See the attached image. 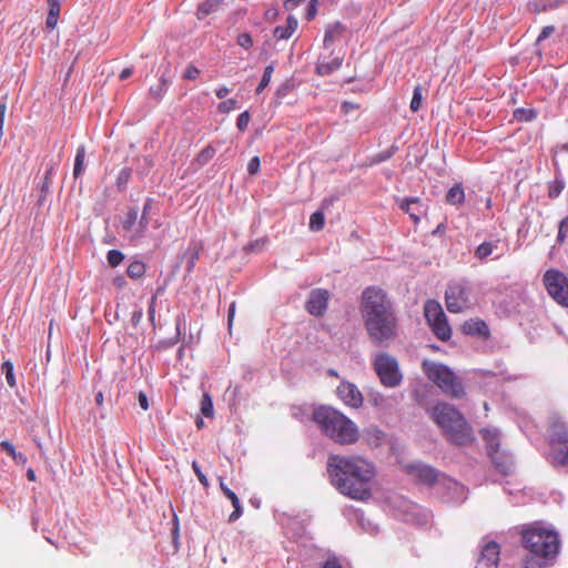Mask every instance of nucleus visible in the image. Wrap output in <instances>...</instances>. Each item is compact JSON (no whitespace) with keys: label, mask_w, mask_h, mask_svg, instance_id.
<instances>
[{"label":"nucleus","mask_w":568,"mask_h":568,"mask_svg":"<svg viewBox=\"0 0 568 568\" xmlns=\"http://www.w3.org/2000/svg\"><path fill=\"white\" fill-rule=\"evenodd\" d=\"M548 295L560 306L568 308V275L557 268H549L542 275Z\"/></svg>","instance_id":"nucleus-8"},{"label":"nucleus","mask_w":568,"mask_h":568,"mask_svg":"<svg viewBox=\"0 0 568 568\" xmlns=\"http://www.w3.org/2000/svg\"><path fill=\"white\" fill-rule=\"evenodd\" d=\"M305 0H285L284 1V8L287 11H292L296 9L298 6H301Z\"/></svg>","instance_id":"nucleus-56"},{"label":"nucleus","mask_w":568,"mask_h":568,"mask_svg":"<svg viewBox=\"0 0 568 568\" xmlns=\"http://www.w3.org/2000/svg\"><path fill=\"white\" fill-rule=\"evenodd\" d=\"M84 160H85V146L80 145L77 149L74 166H73V175L75 179H78L83 172Z\"/></svg>","instance_id":"nucleus-29"},{"label":"nucleus","mask_w":568,"mask_h":568,"mask_svg":"<svg viewBox=\"0 0 568 568\" xmlns=\"http://www.w3.org/2000/svg\"><path fill=\"white\" fill-rule=\"evenodd\" d=\"M192 468L199 479V481L204 486V487H209V480H207V477L203 474V471L201 470V467L199 466L197 462H193L192 463Z\"/></svg>","instance_id":"nucleus-49"},{"label":"nucleus","mask_w":568,"mask_h":568,"mask_svg":"<svg viewBox=\"0 0 568 568\" xmlns=\"http://www.w3.org/2000/svg\"><path fill=\"white\" fill-rule=\"evenodd\" d=\"M200 74V70L193 65V64H190L187 65V68L185 69L184 73H183V79L185 80H195Z\"/></svg>","instance_id":"nucleus-51"},{"label":"nucleus","mask_w":568,"mask_h":568,"mask_svg":"<svg viewBox=\"0 0 568 568\" xmlns=\"http://www.w3.org/2000/svg\"><path fill=\"white\" fill-rule=\"evenodd\" d=\"M568 234V216L562 219L559 224L557 242L564 243Z\"/></svg>","instance_id":"nucleus-46"},{"label":"nucleus","mask_w":568,"mask_h":568,"mask_svg":"<svg viewBox=\"0 0 568 568\" xmlns=\"http://www.w3.org/2000/svg\"><path fill=\"white\" fill-rule=\"evenodd\" d=\"M136 217H138L136 210H134V209L129 210L128 213L125 214L124 220L122 221L123 229L125 231H130L133 227V225L135 224Z\"/></svg>","instance_id":"nucleus-41"},{"label":"nucleus","mask_w":568,"mask_h":568,"mask_svg":"<svg viewBox=\"0 0 568 568\" xmlns=\"http://www.w3.org/2000/svg\"><path fill=\"white\" fill-rule=\"evenodd\" d=\"M325 225V216L322 211H316L310 216V230L318 232L323 230Z\"/></svg>","instance_id":"nucleus-32"},{"label":"nucleus","mask_w":568,"mask_h":568,"mask_svg":"<svg viewBox=\"0 0 568 568\" xmlns=\"http://www.w3.org/2000/svg\"><path fill=\"white\" fill-rule=\"evenodd\" d=\"M430 417L453 444L463 446L474 440L471 426L453 405L437 403L430 409Z\"/></svg>","instance_id":"nucleus-5"},{"label":"nucleus","mask_w":568,"mask_h":568,"mask_svg":"<svg viewBox=\"0 0 568 568\" xmlns=\"http://www.w3.org/2000/svg\"><path fill=\"white\" fill-rule=\"evenodd\" d=\"M446 203L450 205H462L465 201V191L462 183H456L446 193Z\"/></svg>","instance_id":"nucleus-22"},{"label":"nucleus","mask_w":568,"mask_h":568,"mask_svg":"<svg viewBox=\"0 0 568 568\" xmlns=\"http://www.w3.org/2000/svg\"><path fill=\"white\" fill-rule=\"evenodd\" d=\"M260 158L253 156L247 163V172L250 175H255L260 171Z\"/></svg>","instance_id":"nucleus-50"},{"label":"nucleus","mask_w":568,"mask_h":568,"mask_svg":"<svg viewBox=\"0 0 568 568\" xmlns=\"http://www.w3.org/2000/svg\"><path fill=\"white\" fill-rule=\"evenodd\" d=\"M423 97H422V87L416 85L413 92V98L410 101V110L413 112H417L422 108Z\"/></svg>","instance_id":"nucleus-38"},{"label":"nucleus","mask_w":568,"mask_h":568,"mask_svg":"<svg viewBox=\"0 0 568 568\" xmlns=\"http://www.w3.org/2000/svg\"><path fill=\"white\" fill-rule=\"evenodd\" d=\"M490 458L495 465V468L501 474V475H508L511 471V462L499 454H489Z\"/></svg>","instance_id":"nucleus-26"},{"label":"nucleus","mask_w":568,"mask_h":568,"mask_svg":"<svg viewBox=\"0 0 568 568\" xmlns=\"http://www.w3.org/2000/svg\"><path fill=\"white\" fill-rule=\"evenodd\" d=\"M460 329L466 335L479 336L484 339H488L490 336L489 327L481 318H470L464 322Z\"/></svg>","instance_id":"nucleus-17"},{"label":"nucleus","mask_w":568,"mask_h":568,"mask_svg":"<svg viewBox=\"0 0 568 568\" xmlns=\"http://www.w3.org/2000/svg\"><path fill=\"white\" fill-rule=\"evenodd\" d=\"M156 302H158V293L154 294L151 297V301H150V304H149V310H148L149 321H150V323L152 324V326L154 328H155V307H156Z\"/></svg>","instance_id":"nucleus-47"},{"label":"nucleus","mask_w":568,"mask_h":568,"mask_svg":"<svg viewBox=\"0 0 568 568\" xmlns=\"http://www.w3.org/2000/svg\"><path fill=\"white\" fill-rule=\"evenodd\" d=\"M6 112H7V103H6V101H2L0 103V140L3 136V125H4Z\"/></svg>","instance_id":"nucleus-54"},{"label":"nucleus","mask_w":568,"mask_h":568,"mask_svg":"<svg viewBox=\"0 0 568 568\" xmlns=\"http://www.w3.org/2000/svg\"><path fill=\"white\" fill-rule=\"evenodd\" d=\"M555 31V27L554 26H546L541 29L538 38H537V43H540L541 41H544L545 39H547L548 37H550Z\"/></svg>","instance_id":"nucleus-53"},{"label":"nucleus","mask_w":568,"mask_h":568,"mask_svg":"<svg viewBox=\"0 0 568 568\" xmlns=\"http://www.w3.org/2000/svg\"><path fill=\"white\" fill-rule=\"evenodd\" d=\"M166 90H168V81L164 79H161V81L158 85L150 88V94L154 99L161 100L163 98L164 93L166 92Z\"/></svg>","instance_id":"nucleus-39"},{"label":"nucleus","mask_w":568,"mask_h":568,"mask_svg":"<svg viewBox=\"0 0 568 568\" xmlns=\"http://www.w3.org/2000/svg\"><path fill=\"white\" fill-rule=\"evenodd\" d=\"M424 314L434 335L446 342L452 337V328L442 305L434 300H428L424 305Z\"/></svg>","instance_id":"nucleus-9"},{"label":"nucleus","mask_w":568,"mask_h":568,"mask_svg":"<svg viewBox=\"0 0 568 568\" xmlns=\"http://www.w3.org/2000/svg\"><path fill=\"white\" fill-rule=\"evenodd\" d=\"M327 474L332 485L351 499L367 501L372 498L376 477V468L372 462L361 456L331 455Z\"/></svg>","instance_id":"nucleus-1"},{"label":"nucleus","mask_w":568,"mask_h":568,"mask_svg":"<svg viewBox=\"0 0 568 568\" xmlns=\"http://www.w3.org/2000/svg\"><path fill=\"white\" fill-rule=\"evenodd\" d=\"M131 178V169L129 168H123L119 174H118V178H116V184H118V187L119 189H122L125 186V184L129 182Z\"/></svg>","instance_id":"nucleus-44"},{"label":"nucleus","mask_w":568,"mask_h":568,"mask_svg":"<svg viewBox=\"0 0 568 568\" xmlns=\"http://www.w3.org/2000/svg\"><path fill=\"white\" fill-rule=\"evenodd\" d=\"M373 365L384 386L393 388L400 384L403 376L398 367V362L394 356L387 353H379L374 358Z\"/></svg>","instance_id":"nucleus-10"},{"label":"nucleus","mask_w":568,"mask_h":568,"mask_svg":"<svg viewBox=\"0 0 568 568\" xmlns=\"http://www.w3.org/2000/svg\"><path fill=\"white\" fill-rule=\"evenodd\" d=\"M230 92H231V89H229L227 87H224V85H222L215 90V94L219 99L225 98Z\"/></svg>","instance_id":"nucleus-60"},{"label":"nucleus","mask_w":568,"mask_h":568,"mask_svg":"<svg viewBox=\"0 0 568 568\" xmlns=\"http://www.w3.org/2000/svg\"><path fill=\"white\" fill-rule=\"evenodd\" d=\"M498 242H499L498 240H496L494 242H491V241L483 242L475 250V252H474L475 257L480 261L486 260L497 247Z\"/></svg>","instance_id":"nucleus-27"},{"label":"nucleus","mask_w":568,"mask_h":568,"mask_svg":"<svg viewBox=\"0 0 568 568\" xmlns=\"http://www.w3.org/2000/svg\"><path fill=\"white\" fill-rule=\"evenodd\" d=\"M145 264L141 261H133L128 265L126 274L133 280L142 277L145 273Z\"/></svg>","instance_id":"nucleus-30"},{"label":"nucleus","mask_w":568,"mask_h":568,"mask_svg":"<svg viewBox=\"0 0 568 568\" xmlns=\"http://www.w3.org/2000/svg\"><path fill=\"white\" fill-rule=\"evenodd\" d=\"M321 568H343L336 559H328Z\"/></svg>","instance_id":"nucleus-62"},{"label":"nucleus","mask_w":568,"mask_h":568,"mask_svg":"<svg viewBox=\"0 0 568 568\" xmlns=\"http://www.w3.org/2000/svg\"><path fill=\"white\" fill-rule=\"evenodd\" d=\"M234 313H235V303L233 302L230 307H229V314H227V318H229V324L231 325L232 322H233V318H234Z\"/></svg>","instance_id":"nucleus-64"},{"label":"nucleus","mask_w":568,"mask_h":568,"mask_svg":"<svg viewBox=\"0 0 568 568\" xmlns=\"http://www.w3.org/2000/svg\"><path fill=\"white\" fill-rule=\"evenodd\" d=\"M406 471L418 483L433 485L437 481V471L435 468L424 464H412L406 466Z\"/></svg>","instance_id":"nucleus-15"},{"label":"nucleus","mask_w":568,"mask_h":568,"mask_svg":"<svg viewBox=\"0 0 568 568\" xmlns=\"http://www.w3.org/2000/svg\"><path fill=\"white\" fill-rule=\"evenodd\" d=\"M225 497L227 499H230V501L232 503V506L234 507V510L231 513V515L229 517V521L233 523L242 516V513H243L242 506H241L239 497L236 496V494L233 490L226 491Z\"/></svg>","instance_id":"nucleus-28"},{"label":"nucleus","mask_w":568,"mask_h":568,"mask_svg":"<svg viewBox=\"0 0 568 568\" xmlns=\"http://www.w3.org/2000/svg\"><path fill=\"white\" fill-rule=\"evenodd\" d=\"M1 450L6 452L10 457H12L17 450L14 446L9 440H2L0 443Z\"/></svg>","instance_id":"nucleus-55"},{"label":"nucleus","mask_w":568,"mask_h":568,"mask_svg":"<svg viewBox=\"0 0 568 568\" xmlns=\"http://www.w3.org/2000/svg\"><path fill=\"white\" fill-rule=\"evenodd\" d=\"M537 111L534 109L519 108L514 111V118L520 122H529L536 119Z\"/></svg>","instance_id":"nucleus-33"},{"label":"nucleus","mask_w":568,"mask_h":568,"mask_svg":"<svg viewBox=\"0 0 568 568\" xmlns=\"http://www.w3.org/2000/svg\"><path fill=\"white\" fill-rule=\"evenodd\" d=\"M215 153H216V150L212 145H206L204 149H202L197 153V155L195 158V163L200 166H203V165L207 164L213 159Z\"/></svg>","instance_id":"nucleus-31"},{"label":"nucleus","mask_w":568,"mask_h":568,"mask_svg":"<svg viewBox=\"0 0 568 568\" xmlns=\"http://www.w3.org/2000/svg\"><path fill=\"white\" fill-rule=\"evenodd\" d=\"M133 74V69L132 68H125L121 71L119 78L120 80H126L129 79L131 75Z\"/></svg>","instance_id":"nucleus-63"},{"label":"nucleus","mask_w":568,"mask_h":568,"mask_svg":"<svg viewBox=\"0 0 568 568\" xmlns=\"http://www.w3.org/2000/svg\"><path fill=\"white\" fill-rule=\"evenodd\" d=\"M106 260L110 266L116 267L124 260V254L119 250H110L106 255Z\"/></svg>","instance_id":"nucleus-37"},{"label":"nucleus","mask_w":568,"mask_h":568,"mask_svg":"<svg viewBox=\"0 0 568 568\" xmlns=\"http://www.w3.org/2000/svg\"><path fill=\"white\" fill-rule=\"evenodd\" d=\"M1 369L6 375L8 385L14 387L17 383L13 374V364L10 361H4L1 365Z\"/></svg>","instance_id":"nucleus-35"},{"label":"nucleus","mask_w":568,"mask_h":568,"mask_svg":"<svg viewBox=\"0 0 568 568\" xmlns=\"http://www.w3.org/2000/svg\"><path fill=\"white\" fill-rule=\"evenodd\" d=\"M564 190V183L561 181H555L550 186L548 191V196L550 199H556L560 195V193Z\"/></svg>","instance_id":"nucleus-48"},{"label":"nucleus","mask_w":568,"mask_h":568,"mask_svg":"<svg viewBox=\"0 0 568 568\" xmlns=\"http://www.w3.org/2000/svg\"><path fill=\"white\" fill-rule=\"evenodd\" d=\"M343 59L339 57H335L329 61H318L316 65V72L320 75H328L334 71L338 70L342 65Z\"/></svg>","instance_id":"nucleus-23"},{"label":"nucleus","mask_w":568,"mask_h":568,"mask_svg":"<svg viewBox=\"0 0 568 568\" xmlns=\"http://www.w3.org/2000/svg\"><path fill=\"white\" fill-rule=\"evenodd\" d=\"M202 250H203V246L201 243L192 242L189 245V247L185 252V255L187 256V264H186L187 272H191L194 268L195 263L199 260Z\"/></svg>","instance_id":"nucleus-25"},{"label":"nucleus","mask_w":568,"mask_h":568,"mask_svg":"<svg viewBox=\"0 0 568 568\" xmlns=\"http://www.w3.org/2000/svg\"><path fill=\"white\" fill-rule=\"evenodd\" d=\"M359 108H361V105L358 103L351 102V101H344L341 105V110L344 114H348L355 110H358Z\"/></svg>","instance_id":"nucleus-52"},{"label":"nucleus","mask_w":568,"mask_h":568,"mask_svg":"<svg viewBox=\"0 0 568 568\" xmlns=\"http://www.w3.org/2000/svg\"><path fill=\"white\" fill-rule=\"evenodd\" d=\"M523 542L529 555L523 568H544L546 560L557 555L559 538L557 532L541 527H529L523 531Z\"/></svg>","instance_id":"nucleus-3"},{"label":"nucleus","mask_w":568,"mask_h":568,"mask_svg":"<svg viewBox=\"0 0 568 568\" xmlns=\"http://www.w3.org/2000/svg\"><path fill=\"white\" fill-rule=\"evenodd\" d=\"M312 419L327 437L341 445H352L358 440L359 432L355 423L332 407L316 408Z\"/></svg>","instance_id":"nucleus-4"},{"label":"nucleus","mask_w":568,"mask_h":568,"mask_svg":"<svg viewBox=\"0 0 568 568\" xmlns=\"http://www.w3.org/2000/svg\"><path fill=\"white\" fill-rule=\"evenodd\" d=\"M12 459L19 464V465H22L24 466L28 462V458L26 455H23L22 453H16L13 456H12Z\"/></svg>","instance_id":"nucleus-58"},{"label":"nucleus","mask_w":568,"mask_h":568,"mask_svg":"<svg viewBox=\"0 0 568 568\" xmlns=\"http://www.w3.org/2000/svg\"><path fill=\"white\" fill-rule=\"evenodd\" d=\"M236 109H239V103L235 99H227L225 101L220 102L217 105V111L220 113H229Z\"/></svg>","instance_id":"nucleus-40"},{"label":"nucleus","mask_w":568,"mask_h":568,"mask_svg":"<svg viewBox=\"0 0 568 568\" xmlns=\"http://www.w3.org/2000/svg\"><path fill=\"white\" fill-rule=\"evenodd\" d=\"M527 6H528V9L535 13H540V12L547 11L549 8V6L547 3H545L544 1H540V0L529 1Z\"/></svg>","instance_id":"nucleus-45"},{"label":"nucleus","mask_w":568,"mask_h":568,"mask_svg":"<svg viewBox=\"0 0 568 568\" xmlns=\"http://www.w3.org/2000/svg\"><path fill=\"white\" fill-rule=\"evenodd\" d=\"M224 0H204L197 6L196 17L199 20L206 18L209 14L219 11Z\"/></svg>","instance_id":"nucleus-21"},{"label":"nucleus","mask_w":568,"mask_h":568,"mask_svg":"<svg viewBox=\"0 0 568 568\" xmlns=\"http://www.w3.org/2000/svg\"><path fill=\"white\" fill-rule=\"evenodd\" d=\"M398 206L402 211L409 215L415 224L420 222V217L427 209L419 197L399 199Z\"/></svg>","instance_id":"nucleus-16"},{"label":"nucleus","mask_w":568,"mask_h":568,"mask_svg":"<svg viewBox=\"0 0 568 568\" xmlns=\"http://www.w3.org/2000/svg\"><path fill=\"white\" fill-rule=\"evenodd\" d=\"M142 318H143V313L141 310H139L132 314L131 322L134 326H138L141 323Z\"/></svg>","instance_id":"nucleus-59"},{"label":"nucleus","mask_w":568,"mask_h":568,"mask_svg":"<svg viewBox=\"0 0 568 568\" xmlns=\"http://www.w3.org/2000/svg\"><path fill=\"white\" fill-rule=\"evenodd\" d=\"M298 21L295 17L288 16L285 26H278L274 29V38L277 40H287L296 31Z\"/></svg>","instance_id":"nucleus-19"},{"label":"nucleus","mask_w":568,"mask_h":568,"mask_svg":"<svg viewBox=\"0 0 568 568\" xmlns=\"http://www.w3.org/2000/svg\"><path fill=\"white\" fill-rule=\"evenodd\" d=\"M346 31V27L338 21L327 26L323 40L324 48L331 49L336 41H339L345 37Z\"/></svg>","instance_id":"nucleus-18"},{"label":"nucleus","mask_w":568,"mask_h":568,"mask_svg":"<svg viewBox=\"0 0 568 568\" xmlns=\"http://www.w3.org/2000/svg\"><path fill=\"white\" fill-rule=\"evenodd\" d=\"M423 371L447 396L462 398L465 395L460 378L446 365L424 361Z\"/></svg>","instance_id":"nucleus-7"},{"label":"nucleus","mask_w":568,"mask_h":568,"mask_svg":"<svg viewBox=\"0 0 568 568\" xmlns=\"http://www.w3.org/2000/svg\"><path fill=\"white\" fill-rule=\"evenodd\" d=\"M329 301V293L324 288L312 290L306 301V311L316 317H321L325 314Z\"/></svg>","instance_id":"nucleus-12"},{"label":"nucleus","mask_w":568,"mask_h":568,"mask_svg":"<svg viewBox=\"0 0 568 568\" xmlns=\"http://www.w3.org/2000/svg\"><path fill=\"white\" fill-rule=\"evenodd\" d=\"M273 72H274V67L272 64L265 67L262 80L256 88L257 94H260L268 85Z\"/></svg>","instance_id":"nucleus-36"},{"label":"nucleus","mask_w":568,"mask_h":568,"mask_svg":"<svg viewBox=\"0 0 568 568\" xmlns=\"http://www.w3.org/2000/svg\"><path fill=\"white\" fill-rule=\"evenodd\" d=\"M315 14H316V4H315V1H312L307 9L306 19L310 21V20L314 19Z\"/></svg>","instance_id":"nucleus-61"},{"label":"nucleus","mask_w":568,"mask_h":568,"mask_svg":"<svg viewBox=\"0 0 568 568\" xmlns=\"http://www.w3.org/2000/svg\"><path fill=\"white\" fill-rule=\"evenodd\" d=\"M49 12L45 20V26L48 29H54L57 27L60 11H61V4L60 0H47Z\"/></svg>","instance_id":"nucleus-24"},{"label":"nucleus","mask_w":568,"mask_h":568,"mask_svg":"<svg viewBox=\"0 0 568 568\" xmlns=\"http://www.w3.org/2000/svg\"><path fill=\"white\" fill-rule=\"evenodd\" d=\"M471 288L466 282H453L445 292L446 308L450 313H462L471 307Z\"/></svg>","instance_id":"nucleus-11"},{"label":"nucleus","mask_w":568,"mask_h":568,"mask_svg":"<svg viewBox=\"0 0 568 568\" xmlns=\"http://www.w3.org/2000/svg\"><path fill=\"white\" fill-rule=\"evenodd\" d=\"M201 412L205 417H212L214 409H213V402L212 397L209 393H204L201 399Z\"/></svg>","instance_id":"nucleus-34"},{"label":"nucleus","mask_w":568,"mask_h":568,"mask_svg":"<svg viewBox=\"0 0 568 568\" xmlns=\"http://www.w3.org/2000/svg\"><path fill=\"white\" fill-rule=\"evenodd\" d=\"M337 395L347 406L358 408L363 405V395L359 389L349 382H342L337 387Z\"/></svg>","instance_id":"nucleus-14"},{"label":"nucleus","mask_w":568,"mask_h":568,"mask_svg":"<svg viewBox=\"0 0 568 568\" xmlns=\"http://www.w3.org/2000/svg\"><path fill=\"white\" fill-rule=\"evenodd\" d=\"M481 438L487 444L489 454L499 452V432L496 428H485L480 430Z\"/></svg>","instance_id":"nucleus-20"},{"label":"nucleus","mask_w":568,"mask_h":568,"mask_svg":"<svg viewBox=\"0 0 568 568\" xmlns=\"http://www.w3.org/2000/svg\"><path fill=\"white\" fill-rule=\"evenodd\" d=\"M236 43H237L240 47H242V48H244V49L248 50V49H251V48L253 47V39H252V37H251V34H250V33H247V32H243V33H240V34L237 36V38H236Z\"/></svg>","instance_id":"nucleus-42"},{"label":"nucleus","mask_w":568,"mask_h":568,"mask_svg":"<svg viewBox=\"0 0 568 568\" xmlns=\"http://www.w3.org/2000/svg\"><path fill=\"white\" fill-rule=\"evenodd\" d=\"M138 400H139V405L141 406V408L143 410H148L149 409V400H148V396L144 392H140L139 395H138Z\"/></svg>","instance_id":"nucleus-57"},{"label":"nucleus","mask_w":568,"mask_h":568,"mask_svg":"<svg viewBox=\"0 0 568 568\" xmlns=\"http://www.w3.org/2000/svg\"><path fill=\"white\" fill-rule=\"evenodd\" d=\"M361 313L365 329L376 345H388L398 336V318L386 292L368 286L362 293Z\"/></svg>","instance_id":"nucleus-2"},{"label":"nucleus","mask_w":568,"mask_h":568,"mask_svg":"<svg viewBox=\"0 0 568 568\" xmlns=\"http://www.w3.org/2000/svg\"><path fill=\"white\" fill-rule=\"evenodd\" d=\"M250 121H251L250 112L248 111H244L237 118L236 128L241 132H244L247 129Z\"/></svg>","instance_id":"nucleus-43"},{"label":"nucleus","mask_w":568,"mask_h":568,"mask_svg":"<svg viewBox=\"0 0 568 568\" xmlns=\"http://www.w3.org/2000/svg\"><path fill=\"white\" fill-rule=\"evenodd\" d=\"M549 463L554 467H568V426L560 416L554 415L548 420Z\"/></svg>","instance_id":"nucleus-6"},{"label":"nucleus","mask_w":568,"mask_h":568,"mask_svg":"<svg viewBox=\"0 0 568 568\" xmlns=\"http://www.w3.org/2000/svg\"><path fill=\"white\" fill-rule=\"evenodd\" d=\"M500 546L495 541L487 542L480 551L476 568H497L499 564Z\"/></svg>","instance_id":"nucleus-13"}]
</instances>
